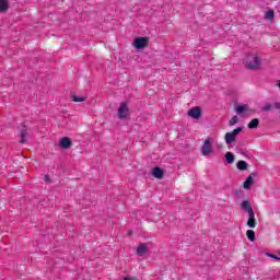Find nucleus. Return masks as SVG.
I'll use <instances>...</instances> for the list:
<instances>
[{"label":"nucleus","mask_w":280,"mask_h":280,"mask_svg":"<svg viewBox=\"0 0 280 280\" xmlns=\"http://www.w3.org/2000/svg\"><path fill=\"white\" fill-rule=\"evenodd\" d=\"M240 121V117L233 116L232 119L229 121V126H235Z\"/></svg>","instance_id":"obj_23"},{"label":"nucleus","mask_w":280,"mask_h":280,"mask_svg":"<svg viewBox=\"0 0 280 280\" xmlns=\"http://www.w3.org/2000/svg\"><path fill=\"white\" fill-rule=\"evenodd\" d=\"M70 97L72 102H86V96H78L73 92L70 93Z\"/></svg>","instance_id":"obj_19"},{"label":"nucleus","mask_w":280,"mask_h":280,"mask_svg":"<svg viewBox=\"0 0 280 280\" xmlns=\"http://www.w3.org/2000/svg\"><path fill=\"white\" fill-rule=\"evenodd\" d=\"M247 128H248L249 130H255V129L259 128V118H254V119H252V120L248 122Z\"/></svg>","instance_id":"obj_14"},{"label":"nucleus","mask_w":280,"mask_h":280,"mask_svg":"<svg viewBox=\"0 0 280 280\" xmlns=\"http://www.w3.org/2000/svg\"><path fill=\"white\" fill-rule=\"evenodd\" d=\"M253 183H255V179L253 178V175H249L243 184L244 189H250Z\"/></svg>","instance_id":"obj_16"},{"label":"nucleus","mask_w":280,"mask_h":280,"mask_svg":"<svg viewBox=\"0 0 280 280\" xmlns=\"http://www.w3.org/2000/svg\"><path fill=\"white\" fill-rule=\"evenodd\" d=\"M128 235H132V231H128Z\"/></svg>","instance_id":"obj_28"},{"label":"nucleus","mask_w":280,"mask_h":280,"mask_svg":"<svg viewBox=\"0 0 280 280\" xmlns=\"http://www.w3.org/2000/svg\"><path fill=\"white\" fill-rule=\"evenodd\" d=\"M46 183H51V178H49V175H45Z\"/></svg>","instance_id":"obj_26"},{"label":"nucleus","mask_w":280,"mask_h":280,"mask_svg":"<svg viewBox=\"0 0 280 280\" xmlns=\"http://www.w3.org/2000/svg\"><path fill=\"white\" fill-rule=\"evenodd\" d=\"M236 167L237 170H240L241 172H246V170H248V163H246V161L241 160L236 163Z\"/></svg>","instance_id":"obj_15"},{"label":"nucleus","mask_w":280,"mask_h":280,"mask_svg":"<svg viewBox=\"0 0 280 280\" xmlns=\"http://www.w3.org/2000/svg\"><path fill=\"white\" fill-rule=\"evenodd\" d=\"M10 10V2L8 0H0V14L8 12Z\"/></svg>","instance_id":"obj_13"},{"label":"nucleus","mask_w":280,"mask_h":280,"mask_svg":"<svg viewBox=\"0 0 280 280\" xmlns=\"http://www.w3.org/2000/svg\"><path fill=\"white\" fill-rule=\"evenodd\" d=\"M152 176L154 178H158L159 180H161L162 178H164L165 176V171H163V168L159 167V166H155L153 170H152Z\"/></svg>","instance_id":"obj_9"},{"label":"nucleus","mask_w":280,"mask_h":280,"mask_svg":"<svg viewBox=\"0 0 280 280\" xmlns=\"http://www.w3.org/2000/svg\"><path fill=\"white\" fill-rule=\"evenodd\" d=\"M241 209H243V211H246V213H253V206L250 205V200H243L241 203Z\"/></svg>","instance_id":"obj_10"},{"label":"nucleus","mask_w":280,"mask_h":280,"mask_svg":"<svg viewBox=\"0 0 280 280\" xmlns=\"http://www.w3.org/2000/svg\"><path fill=\"white\" fill-rule=\"evenodd\" d=\"M213 153V140L208 138L205 140L203 145L201 147V154L203 156H209V154Z\"/></svg>","instance_id":"obj_3"},{"label":"nucleus","mask_w":280,"mask_h":280,"mask_svg":"<svg viewBox=\"0 0 280 280\" xmlns=\"http://www.w3.org/2000/svg\"><path fill=\"white\" fill-rule=\"evenodd\" d=\"M73 145V141L69 137H63L59 140V148L61 150H69Z\"/></svg>","instance_id":"obj_7"},{"label":"nucleus","mask_w":280,"mask_h":280,"mask_svg":"<svg viewBox=\"0 0 280 280\" xmlns=\"http://www.w3.org/2000/svg\"><path fill=\"white\" fill-rule=\"evenodd\" d=\"M150 248H148V243H140L137 248V256L143 257L144 255H148V252Z\"/></svg>","instance_id":"obj_8"},{"label":"nucleus","mask_w":280,"mask_h":280,"mask_svg":"<svg viewBox=\"0 0 280 280\" xmlns=\"http://www.w3.org/2000/svg\"><path fill=\"white\" fill-rule=\"evenodd\" d=\"M188 117H191V119H200L202 117V107L196 106L188 110Z\"/></svg>","instance_id":"obj_6"},{"label":"nucleus","mask_w":280,"mask_h":280,"mask_svg":"<svg viewBox=\"0 0 280 280\" xmlns=\"http://www.w3.org/2000/svg\"><path fill=\"white\" fill-rule=\"evenodd\" d=\"M246 236L249 240V242H253L255 240V231L253 230H247Z\"/></svg>","instance_id":"obj_22"},{"label":"nucleus","mask_w":280,"mask_h":280,"mask_svg":"<svg viewBox=\"0 0 280 280\" xmlns=\"http://www.w3.org/2000/svg\"><path fill=\"white\" fill-rule=\"evenodd\" d=\"M278 254L280 255V252Z\"/></svg>","instance_id":"obj_30"},{"label":"nucleus","mask_w":280,"mask_h":280,"mask_svg":"<svg viewBox=\"0 0 280 280\" xmlns=\"http://www.w3.org/2000/svg\"><path fill=\"white\" fill-rule=\"evenodd\" d=\"M247 226L255 229L257 226V220L255 219V211L248 213Z\"/></svg>","instance_id":"obj_11"},{"label":"nucleus","mask_w":280,"mask_h":280,"mask_svg":"<svg viewBox=\"0 0 280 280\" xmlns=\"http://www.w3.org/2000/svg\"><path fill=\"white\" fill-rule=\"evenodd\" d=\"M267 255L268 257H271V259H276V261H280V257H278L277 255L270 254V253H268Z\"/></svg>","instance_id":"obj_25"},{"label":"nucleus","mask_w":280,"mask_h":280,"mask_svg":"<svg viewBox=\"0 0 280 280\" xmlns=\"http://www.w3.org/2000/svg\"><path fill=\"white\" fill-rule=\"evenodd\" d=\"M240 194V190H236V195Z\"/></svg>","instance_id":"obj_29"},{"label":"nucleus","mask_w":280,"mask_h":280,"mask_svg":"<svg viewBox=\"0 0 280 280\" xmlns=\"http://www.w3.org/2000/svg\"><path fill=\"white\" fill-rule=\"evenodd\" d=\"M242 130H244V127H237L230 133L237 139V136L240 135V132H242Z\"/></svg>","instance_id":"obj_21"},{"label":"nucleus","mask_w":280,"mask_h":280,"mask_svg":"<svg viewBox=\"0 0 280 280\" xmlns=\"http://www.w3.org/2000/svg\"><path fill=\"white\" fill-rule=\"evenodd\" d=\"M150 45V38L148 37H136L133 40V47L136 49H145Z\"/></svg>","instance_id":"obj_4"},{"label":"nucleus","mask_w":280,"mask_h":280,"mask_svg":"<svg viewBox=\"0 0 280 280\" xmlns=\"http://www.w3.org/2000/svg\"><path fill=\"white\" fill-rule=\"evenodd\" d=\"M266 21H275V10H268L265 12Z\"/></svg>","instance_id":"obj_20"},{"label":"nucleus","mask_w":280,"mask_h":280,"mask_svg":"<svg viewBox=\"0 0 280 280\" xmlns=\"http://www.w3.org/2000/svg\"><path fill=\"white\" fill-rule=\"evenodd\" d=\"M124 280H137V278H132V277H125Z\"/></svg>","instance_id":"obj_27"},{"label":"nucleus","mask_w":280,"mask_h":280,"mask_svg":"<svg viewBox=\"0 0 280 280\" xmlns=\"http://www.w3.org/2000/svg\"><path fill=\"white\" fill-rule=\"evenodd\" d=\"M224 139H225L226 145H231V143H235V140H236V138H234L231 132H226Z\"/></svg>","instance_id":"obj_18"},{"label":"nucleus","mask_w":280,"mask_h":280,"mask_svg":"<svg viewBox=\"0 0 280 280\" xmlns=\"http://www.w3.org/2000/svg\"><path fill=\"white\" fill-rule=\"evenodd\" d=\"M248 108V104L235 105V112L237 115H244V113H247Z\"/></svg>","instance_id":"obj_12"},{"label":"nucleus","mask_w":280,"mask_h":280,"mask_svg":"<svg viewBox=\"0 0 280 280\" xmlns=\"http://www.w3.org/2000/svg\"><path fill=\"white\" fill-rule=\"evenodd\" d=\"M118 119L126 120L130 117V108H128V103L121 102L118 108Z\"/></svg>","instance_id":"obj_2"},{"label":"nucleus","mask_w":280,"mask_h":280,"mask_svg":"<svg viewBox=\"0 0 280 280\" xmlns=\"http://www.w3.org/2000/svg\"><path fill=\"white\" fill-rule=\"evenodd\" d=\"M225 161L229 165H233V163H235V155L232 152H226Z\"/></svg>","instance_id":"obj_17"},{"label":"nucleus","mask_w":280,"mask_h":280,"mask_svg":"<svg viewBox=\"0 0 280 280\" xmlns=\"http://www.w3.org/2000/svg\"><path fill=\"white\" fill-rule=\"evenodd\" d=\"M245 67L249 69V71H259L261 69V57L249 54L245 58Z\"/></svg>","instance_id":"obj_1"},{"label":"nucleus","mask_w":280,"mask_h":280,"mask_svg":"<svg viewBox=\"0 0 280 280\" xmlns=\"http://www.w3.org/2000/svg\"><path fill=\"white\" fill-rule=\"evenodd\" d=\"M20 143H27V137H30V133L27 132V126L25 124L20 125Z\"/></svg>","instance_id":"obj_5"},{"label":"nucleus","mask_w":280,"mask_h":280,"mask_svg":"<svg viewBox=\"0 0 280 280\" xmlns=\"http://www.w3.org/2000/svg\"><path fill=\"white\" fill-rule=\"evenodd\" d=\"M261 110H264L265 113H268V112L272 110V104L267 103V104L261 108Z\"/></svg>","instance_id":"obj_24"}]
</instances>
